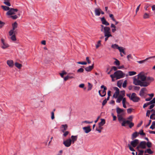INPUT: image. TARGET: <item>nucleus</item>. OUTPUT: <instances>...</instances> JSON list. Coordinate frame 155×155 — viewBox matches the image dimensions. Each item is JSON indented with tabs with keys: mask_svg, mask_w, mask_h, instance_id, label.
<instances>
[{
	"mask_svg": "<svg viewBox=\"0 0 155 155\" xmlns=\"http://www.w3.org/2000/svg\"><path fill=\"white\" fill-rule=\"evenodd\" d=\"M153 80L154 79L153 78L148 77H146L145 81L141 82L140 80H138L136 78H134L133 83L136 85H140L141 87H147Z\"/></svg>",
	"mask_w": 155,
	"mask_h": 155,
	"instance_id": "f257e3e1",
	"label": "nucleus"
},
{
	"mask_svg": "<svg viewBox=\"0 0 155 155\" xmlns=\"http://www.w3.org/2000/svg\"><path fill=\"white\" fill-rule=\"evenodd\" d=\"M114 74L117 80L124 77L125 75V74L122 71L120 70L115 72Z\"/></svg>",
	"mask_w": 155,
	"mask_h": 155,
	"instance_id": "f03ea898",
	"label": "nucleus"
},
{
	"mask_svg": "<svg viewBox=\"0 0 155 155\" xmlns=\"http://www.w3.org/2000/svg\"><path fill=\"white\" fill-rule=\"evenodd\" d=\"M104 36L105 37L108 38L109 37H112V36L111 34L110 31V27H106L104 28Z\"/></svg>",
	"mask_w": 155,
	"mask_h": 155,
	"instance_id": "7ed1b4c3",
	"label": "nucleus"
},
{
	"mask_svg": "<svg viewBox=\"0 0 155 155\" xmlns=\"http://www.w3.org/2000/svg\"><path fill=\"white\" fill-rule=\"evenodd\" d=\"M146 148V142L145 141L141 142L136 148V150L139 149H145Z\"/></svg>",
	"mask_w": 155,
	"mask_h": 155,
	"instance_id": "20e7f679",
	"label": "nucleus"
},
{
	"mask_svg": "<svg viewBox=\"0 0 155 155\" xmlns=\"http://www.w3.org/2000/svg\"><path fill=\"white\" fill-rule=\"evenodd\" d=\"M127 124L129 125V127L130 128H131L134 126V123L131 122L130 120H124L121 124V125L123 126H125L126 124Z\"/></svg>",
	"mask_w": 155,
	"mask_h": 155,
	"instance_id": "39448f33",
	"label": "nucleus"
},
{
	"mask_svg": "<svg viewBox=\"0 0 155 155\" xmlns=\"http://www.w3.org/2000/svg\"><path fill=\"white\" fill-rule=\"evenodd\" d=\"M136 95V93H132V97H131V100L135 102H138L140 100V99Z\"/></svg>",
	"mask_w": 155,
	"mask_h": 155,
	"instance_id": "423d86ee",
	"label": "nucleus"
},
{
	"mask_svg": "<svg viewBox=\"0 0 155 155\" xmlns=\"http://www.w3.org/2000/svg\"><path fill=\"white\" fill-rule=\"evenodd\" d=\"M137 79L141 82H144L146 80V77L143 74H140L138 75L137 78Z\"/></svg>",
	"mask_w": 155,
	"mask_h": 155,
	"instance_id": "0eeeda50",
	"label": "nucleus"
},
{
	"mask_svg": "<svg viewBox=\"0 0 155 155\" xmlns=\"http://www.w3.org/2000/svg\"><path fill=\"white\" fill-rule=\"evenodd\" d=\"M18 11L17 9H14L13 8H10L9 11L7 12V15H10L15 14V12H17Z\"/></svg>",
	"mask_w": 155,
	"mask_h": 155,
	"instance_id": "6e6552de",
	"label": "nucleus"
},
{
	"mask_svg": "<svg viewBox=\"0 0 155 155\" xmlns=\"http://www.w3.org/2000/svg\"><path fill=\"white\" fill-rule=\"evenodd\" d=\"M71 139L69 138L64 141L63 143L65 146L68 147L71 145Z\"/></svg>",
	"mask_w": 155,
	"mask_h": 155,
	"instance_id": "1a4fd4ad",
	"label": "nucleus"
},
{
	"mask_svg": "<svg viewBox=\"0 0 155 155\" xmlns=\"http://www.w3.org/2000/svg\"><path fill=\"white\" fill-rule=\"evenodd\" d=\"M139 140L138 139H135L131 141L130 143V144L133 147H135L137 145H138Z\"/></svg>",
	"mask_w": 155,
	"mask_h": 155,
	"instance_id": "9d476101",
	"label": "nucleus"
},
{
	"mask_svg": "<svg viewBox=\"0 0 155 155\" xmlns=\"http://www.w3.org/2000/svg\"><path fill=\"white\" fill-rule=\"evenodd\" d=\"M147 91V89L145 88H142L140 91L139 93V95L141 97H145L146 96L145 95V91Z\"/></svg>",
	"mask_w": 155,
	"mask_h": 155,
	"instance_id": "9b49d317",
	"label": "nucleus"
},
{
	"mask_svg": "<svg viewBox=\"0 0 155 155\" xmlns=\"http://www.w3.org/2000/svg\"><path fill=\"white\" fill-rule=\"evenodd\" d=\"M1 41L2 44V48L3 49H5L9 47V45L5 43V40L4 39L2 38Z\"/></svg>",
	"mask_w": 155,
	"mask_h": 155,
	"instance_id": "f8f14e48",
	"label": "nucleus"
},
{
	"mask_svg": "<svg viewBox=\"0 0 155 155\" xmlns=\"http://www.w3.org/2000/svg\"><path fill=\"white\" fill-rule=\"evenodd\" d=\"M101 88L104 89V90L102 92V94H101V97H104V96H105L106 94V91L107 90V88L105 86L103 85H102L101 86Z\"/></svg>",
	"mask_w": 155,
	"mask_h": 155,
	"instance_id": "ddd939ff",
	"label": "nucleus"
},
{
	"mask_svg": "<svg viewBox=\"0 0 155 155\" xmlns=\"http://www.w3.org/2000/svg\"><path fill=\"white\" fill-rule=\"evenodd\" d=\"M101 9L100 8H95L94 10L95 15L100 16L101 14Z\"/></svg>",
	"mask_w": 155,
	"mask_h": 155,
	"instance_id": "4468645a",
	"label": "nucleus"
},
{
	"mask_svg": "<svg viewBox=\"0 0 155 155\" xmlns=\"http://www.w3.org/2000/svg\"><path fill=\"white\" fill-rule=\"evenodd\" d=\"M83 129L86 133H88L91 130V129L90 126L84 127H83Z\"/></svg>",
	"mask_w": 155,
	"mask_h": 155,
	"instance_id": "2eb2a0df",
	"label": "nucleus"
},
{
	"mask_svg": "<svg viewBox=\"0 0 155 155\" xmlns=\"http://www.w3.org/2000/svg\"><path fill=\"white\" fill-rule=\"evenodd\" d=\"M101 19L103 24L105 25L106 26H108L109 25V23L106 21L104 17L101 18Z\"/></svg>",
	"mask_w": 155,
	"mask_h": 155,
	"instance_id": "dca6fc26",
	"label": "nucleus"
},
{
	"mask_svg": "<svg viewBox=\"0 0 155 155\" xmlns=\"http://www.w3.org/2000/svg\"><path fill=\"white\" fill-rule=\"evenodd\" d=\"M94 68V64L91 66H89L88 67H86L85 68V70L89 72L91 71Z\"/></svg>",
	"mask_w": 155,
	"mask_h": 155,
	"instance_id": "f3484780",
	"label": "nucleus"
},
{
	"mask_svg": "<svg viewBox=\"0 0 155 155\" xmlns=\"http://www.w3.org/2000/svg\"><path fill=\"white\" fill-rule=\"evenodd\" d=\"M67 75L69 79L75 78V74L73 73H69Z\"/></svg>",
	"mask_w": 155,
	"mask_h": 155,
	"instance_id": "a211bd4d",
	"label": "nucleus"
},
{
	"mask_svg": "<svg viewBox=\"0 0 155 155\" xmlns=\"http://www.w3.org/2000/svg\"><path fill=\"white\" fill-rule=\"evenodd\" d=\"M118 120L119 122L123 121V122L125 120V119L123 117L122 115L120 114H118L117 115Z\"/></svg>",
	"mask_w": 155,
	"mask_h": 155,
	"instance_id": "6ab92c4d",
	"label": "nucleus"
},
{
	"mask_svg": "<svg viewBox=\"0 0 155 155\" xmlns=\"http://www.w3.org/2000/svg\"><path fill=\"white\" fill-rule=\"evenodd\" d=\"M124 109H121L119 107H117L116 108V111L117 115L120 114L124 112Z\"/></svg>",
	"mask_w": 155,
	"mask_h": 155,
	"instance_id": "aec40b11",
	"label": "nucleus"
},
{
	"mask_svg": "<svg viewBox=\"0 0 155 155\" xmlns=\"http://www.w3.org/2000/svg\"><path fill=\"white\" fill-rule=\"evenodd\" d=\"M78 138V136H73L72 135L71 136L72 142L73 143H74V142L76 141Z\"/></svg>",
	"mask_w": 155,
	"mask_h": 155,
	"instance_id": "412c9836",
	"label": "nucleus"
},
{
	"mask_svg": "<svg viewBox=\"0 0 155 155\" xmlns=\"http://www.w3.org/2000/svg\"><path fill=\"white\" fill-rule=\"evenodd\" d=\"M7 64L10 67H12L13 65V62L12 60H8L7 61Z\"/></svg>",
	"mask_w": 155,
	"mask_h": 155,
	"instance_id": "4be33fe9",
	"label": "nucleus"
},
{
	"mask_svg": "<svg viewBox=\"0 0 155 155\" xmlns=\"http://www.w3.org/2000/svg\"><path fill=\"white\" fill-rule=\"evenodd\" d=\"M101 121L98 124V125L103 126L105 123V120L104 119H101Z\"/></svg>",
	"mask_w": 155,
	"mask_h": 155,
	"instance_id": "5701e85b",
	"label": "nucleus"
},
{
	"mask_svg": "<svg viewBox=\"0 0 155 155\" xmlns=\"http://www.w3.org/2000/svg\"><path fill=\"white\" fill-rule=\"evenodd\" d=\"M123 97V96L120 95L118 97L116 101V102L117 103H120L122 100Z\"/></svg>",
	"mask_w": 155,
	"mask_h": 155,
	"instance_id": "b1692460",
	"label": "nucleus"
},
{
	"mask_svg": "<svg viewBox=\"0 0 155 155\" xmlns=\"http://www.w3.org/2000/svg\"><path fill=\"white\" fill-rule=\"evenodd\" d=\"M138 135V133L137 132H135L132 135L131 138L132 139H133L136 138L137 136Z\"/></svg>",
	"mask_w": 155,
	"mask_h": 155,
	"instance_id": "393cba45",
	"label": "nucleus"
},
{
	"mask_svg": "<svg viewBox=\"0 0 155 155\" xmlns=\"http://www.w3.org/2000/svg\"><path fill=\"white\" fill-rule=\"evenodd\" d=\"M120 47H119L118 45L116 44H114L112 45L111 47L114 49H118Z\"/></svg>",
	"mask_w": 155,
	"mask_h": 155,
	"instance_id": "a878e982",
	"label": "nucleus"
},
{
	"mask_svg": "<svg viewBox=\"0 0 155 155\" xmlns=\"http://www.w3.org/2000/svg\"><path fill=\"white\" fill-rule=\"evenodd\" d=\"M150 17L149 14L146 13H145L143 16V18L145 19L148 18H150Z\"/></svg>",
	"mask_w": 155,
	"mask_h": 155,
	"instance_id": "bb28decb",
	"label": "nucleus"
},
{
	"mask_svg": "<svg viewBox=\"0 0 155 155\" xmlns=\"http://www.w3.org/2000/svg\"><path fill=\"white\" fill-rule=\"evenodd\" d=\"M15 66L18 69H20L22 66L21 64H19L18 62H16L15 64Z\"/></svg>",
	"mask_w": 155,
	"mask_h": 155,
	"instance_id": "cd10ccee",
	"label": "nucleus"
},
{
	"mask_svg": "<svg viewBox=\"0 0 155 155\" xmlns=\"http://www.w3.org/2000/svg\"><path fill=\"white\" fill-rule=\"evenodd\" d=\"M61 126L64 128V129L62 130V131L63 132H64L67 129L68 125L66 124L65 125H62Z\"/></svg>",
	"mask_w": 155,
	"mask_h": 155,
	"instance_id": "c85d7f7f",
	"label": "nucleus"
},
{
	"mask_svg": "<svg viewBox=\"0 0 155 155\" xmlns=\"http://www.w3.org/2000/svg\"><path fill=\"white\" fill-rule=\"evenodd\" d=\"M13 30H15V29L17 28L18 26V24L16 22H15L12 25Z\"/></svg>",
	"mask_w": 155,
	"mask_h": 155,
	"instance_id": "c756f323",
	"label": "nucleus"
},
{
	"mask_svg": "<svg viewBox=\"0 0 155 155\" xmlns=\"http://www.w3.org/2000/svg\"><path fill=\"white\" fill-rule=\"evenodd\" d=\"M2 8L5 11H8L10 9V8L5 6L2 5Z\"/></svg>",
	"mask_w": 155,
	"mask_h": 155,
	"instance_id": "7c9ffc66",
	"label": "nucleus"
},
{
	"mask_svg": "<svg viewBox=\"0 0 155 155\" xmlns=\"http://www.w3.org/2000/svg\"><path fill=\"white\" fill-rule=\"evenodd\" d=\"M88 87L87 90H88V91H90L91 89L93 86H92V84H91L89 82H88Z\"/></svg>",
	"mask_w": 155,
	"mask_h": 155,
	"instance_id": "2f4dec72",
	"label": "nucleus"
},
{
	"mask_svg": "<svg viewBox=\"0 0 155 155\" xmlns=\"http://www.w3.org/2000/svg\"><path fill=\"white\" fill-rule=\"evenodd\" d=\"M138 152H139V153H138V155H143L144 152V151L143 150H140V149H139V150H137Z\"/></svg>",
	"mask_w": 155,
	"mask_h": 155,
	"instance_id": "473e14b6",
	"label": "nucleus"
},
{
	"mask_svg": "<svg viewBox=\"0 0 155 155\" xmlns=\"http://www.w3.org/2000/svg\"><path fill=\"white\" fill-rule=\"evenodd\" d=\"M128 73L129 75L130 76L134 75L136 74V72L134 71H129V72Z\"/></svg>",
	"mask_w": 155,
	"mask_h": 155,
	"instance_id": "72a5a7b5",
	"label": "nucleus"
},
{
	"mask_svg": "<svg viewBox=\"0 0 155 155\" xmlns=\"http://www.w3.org/2000/svg\"><path fill=\"white\" fill-rule=\"evenodd\" d=\"M146 146L148 148H150L152 146V143L150 142H148L146 143Z\"/></svg>",
	"mask_w": 155,
	"mask_h": 155,
	"instance_id": "f704fd0d",
	"label": "nucleus"
},
{
	"mask_svg": "<svg viewBox=\"0 0 155 155\" xmlns=\"http://www.w3.org/2000/svg\"><path fill=\"white\" fill-rule=\"evenodd\" d=\"M119 93H117L115 92L113 95V97L115 98H117L119 95Z\"/></svg>",
	"mask_w": 155,
	"mask_h": 155,
	"instance_id": "c9c22d12",
	"label": "nucleus"
},
{
	"mask_svg": "<svg viewBox=\"0 0 155 155\" xmlns=\"http://www.w3.org/2000/svg\"><path fill=\"white\" fill-rule=\"evenodd\" d=\"M128 146L129 147V149L131 151H135V150L134 149V148L131 146L130 144H128Z\"/></svg>",
	"mask_w": 155,
	"mask_h": 155,
	"instance_id": "e433bc0d",
	"label": "nucleus"
},
{
	"mask_svg": "<svg viewBox=\"0 0 155 155\" xmlns=\"http://www.w3.org/2000/svg\"><path fill=\"white\" fill-rule=\"evenodd\" d=\"M147 153L149 154H152L153 153V152L150 148L147 149Z\"/></svg>",
	"mask_w": 155,
	"mask_h": 155,
	"instance_id": "4c0bfd02",
	"label": "nucleus"
},
{
	"mask_svg": "<svg viewBox=\"0 0 155 155\" xmlns=\"http://www.w3.org/2000/svg\"><path fill=\"white\" fill-rule=\"evenodd\" d=\"M15 30H13V29L11 30L9 32V35L10 36H12L13 35V34L14 33Z\"/></svg>",
	"mask_w": 155,
	"mask_h": 155,
	"instance_id": "58836bf2",
	"label": "nucleus"
},
{
	"mask_svg": "<svg viewBox=\"0 0 155 155\" xmlns=\"http://www.w3.org/2000/svg\"><path fill=\"white\" fill-rule=\"evenodd\" d=\"M150 119L155 120V114H152L150 117Z\"/></svg>",
	"mask_w": 155,
	"mask_h": 155,
	"instance_id": "ea45409f",
	"label": "nucleus"
},
{
	"mask_svg": "<svg viewBox=\"0 0 155 155\" xmlns=\"http://www.w3.org/2000/svg\"><path fill=\"white\" fill-rule=\"evenodd\" d=\"M115 64L117 65H119L120 64V61L117 59H115V61L114 62Z\"/></svg>",
	"mask_w": 155,
	"mask_h": 155,
	"instance_id": "a19ab883",
	"label": "nucleus"
},
{
	"mask_svg": "<svg viewBox=\"0 0 155 155\" xmlns=\"http://www.w3.org/2000/svg\"><path fill=\"white\" fill-rule=\"evenodd\" d=\"M84 71V69L82 68H81L77 70V72L78 73H82Z\"/></svg>",
	"mask_w": 155,
	"mask_h": 155,
	"instance_id": "79ce46f5",
	"label": "nucleus"
},
{
	"mask_svg": "<svg viewBox=\"0 0 155 155\" xmlns=\"http://www.w3.org/2000/svg\"><path fill=\"white\" fill-rule=\"evenodd\" d=\"M101 40H99L98 41L97 44L96 45V48H98L100 45L101 44Z\"/></svg>",
	"mask_w": 155,
	"mask_h": 155,
	"instance_id": "37998d69",
	"label": "nucleus"
},
{
	"mask_svg": "<svg viewBox=\"0 0 155 155\" xmlns=\"http://www.w3.org/2000/svg\"><path fill=\"white\" fill-rule=\"evenodd\" d=\"M4 4H5V5L8 6H10L11 4L9 2V1H5L4 2Z\"/></svg>",
	"mask_w": 155,
	"mask_h": 155,
	"instance_id": "c03bdc74",
	"label": "nucleus"
},
{
	"mask_svg": "<svg viewBox=\"0 0 155 155\" xmlns=\"http://www.w3.org/2000/svg\"><path fill=\"white\" fill-rule=\"evenodd\" d=\"M147 61V58H146L145 60H143L137 61V62H138L139 64H142V63H143L144 62L146 61Z\"/></svg>",
	"mask_w": 155,
	"mask_h": 155,
	"instance_id": "a18cd8bd",
	"label": "nucleus"
},
{
	"mask_svg": "<svg viewBox=\"0 0 155 155\" xmlns=\"http://www.w3.org/2000/svg\"><path fill=\"white\" fill-rule=\"evenodd\" d=\"M11 39L13 41H15L16 40V38L15 35H12L11 37Z\"/></svg>",
	"mask_w": 155,
	"mask_h": 155,
	"instance_id": "49530a36",
	"label": "nucleus"
},
{
	"mask_svg": "<svg viewBox=\"0 0 155 155\" xmlns=\"http://www.w3.org/2000/svg\"><path fill=\"white\" fill-rule=\"evenodd\" d=\"M118 50L121 53H122L124 51V49L123 47H120Z\"/></svg>",
	"mask_w": 155,
	"mask_h": 155,
	"instance_id": "de8ad7c7",
	"label": "nucleus"
},
{
	"mask_svg": "<svg viewBox=\"0 0 155 155\" xmlns=\"http://www.w3.org/2000/svg\"><path fill=\"white\" fill-rule=\"evenodd\" d=\"M127 84V81L126 80L124 81L123 85L122 86L124 88H125L126 87Z\"/></svg>",
	"mask_w": 155,
	"mask_h": 155,
	"instance_id": "09e8293b",
	"label": "nucleus"
},
{
	"mask_svg": "<svg viewBox=\"0 0 155 155\" xmlns=\"http://www.w3.org/2000/svg\"><path fill=\"white\" fill-rule=\"evenodd\" d=\"M117 86L119 88H120L121 87V85H122V83L120 81H118L117 82Z\"/></svg>",
	"mask_w": 155,
	"mask_h": 155,
	"instance_id": "8fccbe9b",
	"label": "nucleus"
},
{
	"mask_svg": "<svg viewBox=\"0 0 155 155\" xmlns=\"http://www.w3.org/2000/svg\"><path fill=\"white\" fill-rule=\"evenodd\" d=\"M139 134L140 135H145V134L144 133L143 130H141L140 131Z\"/></svg>",
	"mask_w": 155,
	"mask_h": 155,
	"instance_id": "3c124183",
	"label": "nucleus"
},
{
	"mask_svg": "<svg viewBox=\"0 0 155 155\" xmlns=\"http://www.w3.org/2000/svg\"><path fill=\"white\" fill-rule=\"evenodd\" d=\"M109 16L110 18L111 19L114 21H115V20L114 18V15L112 14H110L109 15Z\"/></svg>",
	"mask_w": 155,
	"mask_h": 155,
	"instance_id": "603ef678",
	"label": "nucleus"
},
{
	"mask_svg": "<svg viewBox=\"0 0 155 155\" xmlns=\"http://www.w3.org/2000/svg\"><path fill=\"white\" fill-rule=\"evenodd\" d=\"M77 63L78 64L86 65L87 64V63L86 62H78Z\"/></svg>",
	"mask_w": 155,
	"mask_h": 155,
	"instance_id": "864d4df0",
	"label": "nucleus"
},
{
	"mask_svg": "<svg viewBox=\"0 0 155 155\" xmlns=\"http://www.w3.org/2000/svg\"><path fill=\"white\" fill-rule=\"evenodd\" d=\"M110 77L112 78V81H114L115 80L114 79V78H115V76L114 75V74H111L110 75Z\"/></svg>",
	"mask_w": 155,
	"mask_h": 155,
	"instance_id": "5fc2aeb1",
	"label": "nucleus"
},
{
	"mask_svg": "<svg viewBox=\"0 0 155 155\" xmlns=\"http://www.w3.org/2000/svg\"><path fill=\"white\" fill-rule=\"evenodd\" d=\"M11 17L13 19H15L18 18V16L17 15H15L11 16Z\"/></svg>",
	"mask_w": 155,
	"mask_h": 155,
	"instance_id": "6e6d98bb",
	"label": "nucleus"
},
{
	"mask_svg": "<svg viewBox=\"0 0 155 155\" xmlns=\"http://www.w3.org/2000/svg\"><path fill=\"white\" fill-rule=\"evenodd\" d=\"M134 90L138 91L140 88L139 87L134 86Z\"/></svg>",
	"mask_w": 155,
	"mask_h": 155,
	"instance_id": "4d7b16f0",
	"label": "nucleus"
},
{
	"mask_svg": "<svg viewBox=\"0 0 155 155\" xmlns=\"http://www.w3.org/2000/svg\"><path fill=\"white\" fill-rule=\"evenodd\" d=\"M54 118V111H53V112H51V119L52 120H53Z\"/></svg>",
	"mask_w": 155,
	"mask_h": 155,
	"instance_id": "13d9d810",
	"label": "nucleus"
},
{
	"mask_svg": "<svg viewBox=\"0 0 155 155\" xmlns=\"http://www.w3.org/2000/svg\"><path fill=\"white\" fill-rule=\"evenodd\" d=\"M150 6V5H148V4H147V5H146L144 7V8L146 10V11H147V10L148 9V8Z\"/></svg>",
	"mask_w": 155,
	"mask_h": 155,
	"instance_id": "bf43d9fd",
	"label": "nucleus"
},
{
	"mask_svg": "<svg viewBox=\"0 0 155 155\" xmlns=\"http://www.w3.org/2000/svg\"><path fill=\"white\" fill-rule=\"evenodd\" d=\"M4 23L0 21V28H1L4 25Z\"/></svg>",
	"mask_w": 155,
	"mask_h": 155,
	"instance_id": "052dcab7",
	"label": "nucleus"
},
{
	"mask_svg": "<svg viewBox=\"0 0 155 155\" xmlns=\"http://www.w3.org/2000/svg\"><path fill=\"white\" fill-rule=\"evenodd\" d=\"M132 109L131 108H129L127 109V112L128 114H130L132 111Z\"/></svg>",
	"mask_w": 155,
	"mask_h": 155,
	"instance_id": "680f3d73",
	"label": "nucleus"
},
{
	"mask_svg": "<svg viewBox=\"0 0 155 155\" xmlns=\"http://www.w3.org/2000/svg\"><path fill=\"white\" fill-rule=\"evenodd\" d=\"M150 112L151 111H150V110H147V111L146 116L147 117H149Z\"/></svg>",
	"mask_w": 155,
	"mask_h": 155,
	"instance_id": "e2e57ef3",
	"label": "nucleus"
},
{
	"mask_svg": "<svg viewBox=\"0 0 155 155\" xmlns=\"http://www.w3.org/2000/svg\"><path fill=\"white\" fill-rule=\"evenodd\" d=\"M150 102L151 104H155V98H154L153 100L150 101Z\"/></svg>",
	"mask_w": 155,
	"mask_h": 155,
	"instance_id": "0e129e2a",
	"label": "nucleus"
},
{
	"mask_svg": "<svg viewBox=\"0 0 155 155\" xmlns=\"http://www.w3.org/2000/svg\"><path fill=\"white\" fill-rule=\"evenodd\" d=\"M114 89L116 90V92L120 93L119 89L118 87H115Z\"/></svg>",
	"mask_w": 155,
	"mask_h": 155,
	"instance_id": "69168bd1",
	"label": "nucleus"
},
{
	"mask_svg": "<svg viewBox=\"0 0 155 155\" xmlns=\"http://www.w3.org/2000/svg\"><path fill=\"white\" fill-rule=\"evenodd\" d=\"M127 96L131 100V97H132V94L131 95L130 94H127Z\"/></svg>",
	"mask_w": 155,
	"mask_h": 155,
	"instance_id": "338daca9",
	"label": "nucleus"
},
{
	"mask_svg": "<svg viewBox=\"0 0 155 155\" xmlns=\"http://www.w3.org/2000/svg\"><path fill=\"white\" fill-rule=\"evenodd\" d=\"M107 101L106 100V99L104 100L102 103V105L103 106H104L107 103Z\"/></svg>",
	"mask_w": 155,
	"mask_h": 155,
	"instance_id": "774afa93",
	"label": "nucleus"
}]
</instances>
